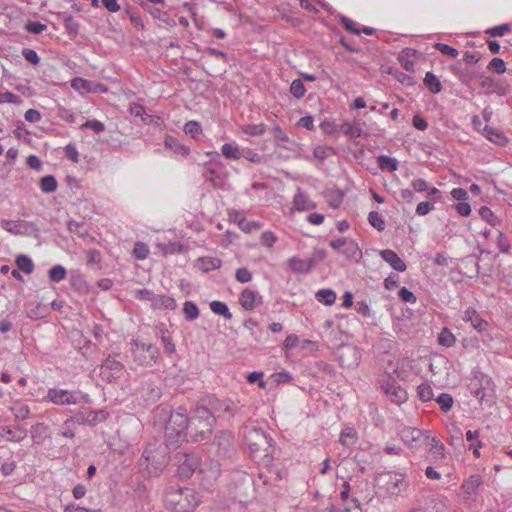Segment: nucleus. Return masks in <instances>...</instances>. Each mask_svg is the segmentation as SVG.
I'll use <instances>...</instances> for the list:
<instances>
[{
  "mask_svg": "<svg viewBox=\"0 0 512 512\" xmlns=\"http://www.w3.org/2000/svg\"><path fill=\"white\" fill-rule=\"evenodd\" d=\"M158 411L165 417L169 415L165 427V435L169 441L180 442L184 441L188 435L190 436V418L186 408L179 406L170 412L166 408H159Z\"/></svg>",
  "mask_w": 512,
  "mask_h": 512,
  "instance_id": "f257e3e1",
  "label": "nucleus"
},
{
  "mask_svg": "<svg viewBox=\"0 0 512 512\" xmlns=\"http://www.w3.org/2000/svg\"><path fill=\"white\" fill-rule=\"evenodd\" d=\"M99 376L107 383H113L122 390L132 391L130 373L125 365L113 356H108L100 365Z\"/></svg>",
  "mask_w": 512,
  "mask_h": 512,
  "instance_id": "f03ea898",
  "label": "nucleus"
},
{
  "mask_svg": "<svg viewBox=\"0 0 512 512\" xmlns=\"http://www.w3.org/2000/svg\"><path fill=\"white\" fill-rule=\"evenodd\" d=\"M164 504L171 512H193L199 504V499L192 489L170 488L165 493Z\"/></svg>",
  "mask_w": 512,
  "mask_h": 512,
  "instance_id": "7ed1b4c3",
  "label": "nucleus"
},
{
  "mask_svg": "<svg viewBox=\"0 0 512 512\" xmlns=\"http://www.w3.org/2000/svg\"><path fill=\"white\" fill-rule=\"evenodd\" d=\"M468 389L481 405L491 407L496 401L494 381L480 371L473 372Z\"/></svg>",
  "mask_w": 512,
  "mask_h": 512,
  "instance_id": "20e7f679",
  "label": "nucleus"
},
{
  "mask_svg": "<svg viewBox=\"0 0 512 512\" xmlns=\"http://www.w3.org/2000/svg\"><path fill=\"white\" fill-rule=\"evenodd\" d=\"M75 206V213L81 215V220H70L66 223L68 230L82 239L85 243H92L95 241V237L90 233L91 223L87 218L91 217L93 213L92 205L88 200H80Z\"/></svg>",
  "mask_w": 512,
  "mask_h": 512,
  "instance_id": "39448f33",
  "label": "nucleus"
},
{
  "mask_svg": "<svg viewBox=\"0 0 512 512\" xmlns=\"http://www.w3.org/2000/svg\"><path fill=\"white\" fill-rule=\"evenodd\" d=\"M168 460L167 450H143L138 460L139 470L144 476H159L164 471Z\"/></svg>",
  "mask_w": 512,
  "mask_h": 512,
  "instance_id": "423d86ee",
  "label": "nucleus"
},
{
  "mask_svg": "<svg viewBox=\"0 0 512 512\" xmlns=\"http://www.w3.org/2000/svg\"><path fill=\"white\" fill-rule=\"evenodd\" d=\"M405 478L406 475L402 472L387 471L379 473L375 481L379 490L390 496H400L408 488Z\"/></svg>",
  "mask_w": 512,
  "mask_h": 512,
  "instance_id": "0eeeda50",
  "label": "nucleus"
},
{
  "mask_svg": "<svg viewBox=\"0 0 512 512\" xmlns=\"http://www.w3.org/2000/svg\"><path fill=\"white\" fill-rule=\"evenodd\" d=\"M215 424V417L211 411L205 407H198L195 413L190 417V437L197 440V437L205 438Z\"/></svg>",
  "mask_w": 512,
  "mask_h": 512,
  "instance_id": "6e6552de",
  "label": "nucleus"
},
{
  "mask_svg": "<svg viewBox=\"0 0 512 512\" xmlns=\"http://www.w3.org/2000/svg\"><path fill=\"white\" fill-rule=\"evenodd\" d=\"M174 459L178 467V475L182 479H189L197 471L199 473L204 472L200 457L195 450H180L176 453Z\"/></svg>",
  "mask_w": 512,
  "mask_h": 512,
  "instance_id": "1a4fd4ad",
  "label": "nucleus"
},
{
  "mask_svg": "<svg viewBox=\"0 0 512 512\" xmlns=\"http://www.w3.org/2000/svg\"><path fill=\"white\" fill-rule=\"evenodd\" d=\"M403 442L411 448H444L428 431L407 427L401 431Z\"/></svg>",
  "mask_w": 512,
  "mask_h": 512,
  "instance_id": "9d476101",
  "label": "nucleus"
},
{
  "mask_svg": "<svg viewBox=\"0 0 512 512\" xmlns=\"http://www.w3.org/2000/svg\"><path fill=\"white\" fill-rule=\"evenodd\" d=\"M130 351L133 361L143 367H152L156 364L160 351L154 344H146L134 339L130 342Z\"/></svg>",
  "mask_w": 512,
  "mask_h": 512,
  "instance_id": "9b49d317",
  "label": "nucleus"
},
{
  "mask_svg": "<svg viewBox=\"0 0 512 512\" xmlns=\"http://www.w3.org/2000/svg\"><path fill=\"white\" fill-rule=\"evenodd\" d=\"M380 387L391 402L402 404L407 400L406 391L391 374H384L380 379Z\"/></svg>",
  "mask_w": 512,
  "mask_h": 512,
  "instance_id": "f8f14e48",
  "label": "nucleus"
},
{
  "mask_svg": "<svg viewBox=\"0 0 512 512\" xmlns=\"http://www.w3.org/2000/svg\"><path fill=\"white\" fill-rule=\"evenodd\" d=\"M108 412L105 410H85L78 414L75 417L66 418V437L73 436L72 433L69 432L68 424L70 422H77L79 424H87L89 426H95L100 422H103L108 417Z\"/></svg>",
  "mask_w": 512,
  "mask_h": 512,
  "instance_id": "ddd939ff",
  "label": "nucleus"
},
{
  "mask_svg": "<svg viewBox=\"0 0 512 512\" xmlns=\"http://www.w3.org/2000/svg\"><path fill=\"white\" fill-rule=\"evenodd\" d=\"M132 394L139 396L145 402H156L161 397V388L150 378L144 376L139 387H133Z\"/></svg>",
  "mask_w": 512,
  "mask_h": 512,
  "instance_id": "4468645a",
  "label": "nucleus"
},
{
  "mask_svg": "<svg viewBox=\"0 0 512 512\" xmlns=\"http://www.w3.org/2000/svg\"><path fill=\"white\" fill-rule=\"evenodd\" d=\"M338 360L344 368H355L361 361V352L356 346L344 345L338 351Z\"/></svg>",
  "mask_w": 512,
  "mask_h": 512,
  "instance_id": "2eb2a0df",
  "label": "nucleus"
},
{
  "mask_svg": "<svg viewBox=\"0 0 512 512\" xmlns=\"http://www.w3.org/2000/svg\"><path fill=\"white\" fill-rule=\"evenodd\" d=\"M482 484V478L478 474L471 475L463 482L460 488L461 497L468 503L476 501L478 490Z\"/></svg>",
  "mask_w": 512,
  "mask_h": 512,
  "instance_id": "dca6fc26",
  "label": "nucleus"
},
{
  "mask_svg": "<svg viewBox=\"0 0 512 512\" xmlns=\"http://www.w3.org/2000/svg\"><path fill=\"white\" fill-rule=\"evenodd\" d=\"M263 302V297L260 293L251 288H245L239 297L241 307L246 311H252Z\"/></svg>",
  "mask_w": 512,
  "mask_h": 512,
  "instance_id": "f3484780",
  "label": "nucleus"
},
{
  "mask_svg": "<svg viewBox=\"0 0 512 512\" xmlns=\"http://www.w3.org/2000/svg\"><path fill=\"white\" fill-rule=\"evenodd\" d=\"M228 217L230 222L236 224L245 233H251L260 227L258 222L247 221L242 211L229 210Z\"/></svg>",
  "mask_w": 512,
  "mask_h": 512,
  "instance_id": "a211bd4d",
  "label": "nucleus"
},
{
  "mask_svg": "<svg viewBox=\"0 0 512 512\" xmlns=\"http://www.w3.org/2000/svg\"><path fill=\"white\" fill-rule=\"evenodd\" d=\"M289 269L295 274H307L315 266V259H301L297 256L287 261Z\"/></svg>",
  "mask_w": 512,
  "mask_h": 512,
  "instance_id": "6ab92c4d",
  "label": "nucleus"
},
{
  "mask_svg": "<svg viewBox=\"0 0 512 512\" xmlns=\"http://www.w3.org/2000/svg\"><path fill=\"white\" fill-rule=\"evenodd\" d=\"M316 208V204L300 188H297L293 196L291 211H307Z\"/></svg>",
  "mask_w": 512,
  "mask_h": 512,
  "instance_id": "aec40b11",
  "label": "nucleus"
},
{
  "mask_svg": "<svg viewBox=\"0 0 512 512\" xmlns=\"http://www.w3.org/2000/svg\"><path fill=\"white\" fill-rule=\"evenodd\" d=\"M463 320L470 322L472 327L478 332H484L487 330L489 324L484 320L478 311L472 307L465 310Z\"/></svg>",
  "mask_w": 512,
  "mask_h": 512,
  "instance_id": "412c9836",
  "label": "nucleus"
},
{
  "mask_svg": "<svg viewBox=\"0 0 512 512\" xmlns=\"http://www.w3.org/2000/svg\"><path fill=\"white\" fill-rule=\"evenodd\" d=\"M340 132L350 138H360L366 135L364 129L362 128L361 122L356 119L345 120L340 125Z\"/></svg>",
  "mask_w": 512,
  "mask_h": 512,
  "instance_id": "4be33fe9",
  "label": "nucleus"
},
{
  "mask_svg": "<svg viewBox=\"0 0 512 512\" xmlns=\"http://www.w3.org/2000/svg\"><path fill=\"white\" fill-rule=\"evenodd\" d=\"M380 257L394 270L404 272L407 269L406 263L391 249H384L379 252Z\"/></svg>",
  "mask_w": 512,
  "mask_h": 512,
  "instance_id": "5701e85b",
  "label": "nucleus"
},
{
  "mask_svg": "<svg viewBox=\"0 0 512 512\" xmlns=\"http://www.w3.org/2000/svg\"><path fill=\"white\" fill-rule=\"evenodd\" d=\"M341 254L349 260L358 262L362 258V251L358 244L351 238H349L344 249L341 250Z\"/></svg>",
  "mask_w": 512,
  "mask_h": 512,
  "instance_id": "b1692460",
  "label": "nucleus"
},
{
  "mask_svg": "<svg viewBox=\"0 0 512 512\" xmlns=\"http://www.w3.org/2000/svg\"><path fill=\"white\" fill-rule=\"evenodd\" d=\"M71 86H72V88L74 90H76L80 94H85V93H89V92H96L97 91V87H98V85L95 84L94 82L89 81V80L84 79V78H80V77L74 78L71 81Z\"/></svg>",
  "mask_w": 512,
  "mask_h": 512,
  "instance_id": "393cba45",
  "label": "nucleus"
},
{
  "mask_svg": "<svg viewBox=\"0 0 512 512\" xmlns=\"http://www.w3.org/2000/svg\"><path fill=\"white\" fill-rule=\"evenodd\" d=\"M165 147L172 150L175 154H180L184 157L190 154V149L186 145L179 142L175 137L167 135L164 140Z\"/></svg>",
  "mask_w": 512,
  "mask_h": 512,
  "instance_id": "a878e982",
  "label": "nucleus"
},
{
  "mask_svg": "<svg viewBox=\"0 0 512 512\" xmlns=\"http://www.w3.org/2000/svg\"><path fill=\"white\" fill-rule=\"evenodd\" d=\"M483 133L489 141L496 145L505 146L508 143V138L505 134L497 129L485 126Z\"/></svg>",
  "mask_w": 512,
  "mask_h": 512,
  "instance_id": "bb28decb",
  "label": "nucleus"
},
{
  "mask_svg": "<svg viewBox=\"0 0 512 512\" xmlns=\"http://www.w3.org/2000/svg\"><path fill=\"white\" fill-rule=\"evenodd\" d=\"M197 264L202 271L209 272L220 268L222 261L218 257L204 256L197 260Z\"/></svg>",
  "mask_w": 512,
  "mask_h": 512,
  "instance_id": "cd10ccee",
  "label": "nucleus"
},
{
  "mask_svg": "<svg viewBox=\"0 0 512 512\" xmlns=\"http://www.w3.org/2000/svg\"><path fill=\"white\" fill-rule=\"evenodd\" d=\"M176 307H177V304L173 297L168 296V295H156L155 294L152 308L174 310Z\"/></svg>",
  "mask_w": 512,
  "mask_h": 512,
  "instance_id": "c85d7f7f",
  "label": "nucleus"
},
{
  "mask_svg": "<svg viewBox=\"0 0 512 512\" xmlns=\"http://www.w3.org/2000/svg\"><path fill=\"white\" fill-rule=\"evenodd\" d=\"M357 440V432L353 427L346 426L342 429L339 442L341 445L349 447L353 446Z\"/></svg>",
  "mask_w": 512,
  "mask_h": 512,
  "instance_id": "c756f323",
  "label": "nucleus"
},
{
  "mask_svg": "<svg viewBox=\"0 0 512 512\" xmlns=\"http://www.w3.org/2000/svg\"><path fill=\"white\" fill-rule=\"evenodd\" d=\"M377 162L382 171L395 172L399 166L396 158L387 155L378 156Z\"/></svg>",
  "mask_w": 512,
  "mask_h": 512,
  "instance_id": "7c9ffc66",
  "label": "nucleus"
},
{
  "mask_svg": "<svg viewBox=\"0 0 512 512\" xmlns=\"http://www.w3.org/2000/svg\"><path fill=\"white\" fill-rule=\"evenodd\" d=\"M70 285L75 291L79 293H85L88 290V285L85 280V277L78 272L71 273Z\"/></svg>",
  "mask_w": 512,
  "mask_h": 512,
  "instance_id": "2f4dec72",
  "label": "nucleus"
},
{
  "mask_svg": "<svg viewBox=\"0 0 512 512\" xmlns=\"http://www.w3.org/2000/svg\"><path fill=\"white\" fill-rule=\"evenodd\" d=\"M222 155L229 160H238L242 157L239 146L232 143H224L221 146Z\"/></svg>",
  "mask_w": 512,
  "mask_h": 512,
  "instance_id": "473e14b6",
  "label": "nucleus"
},
{
  "mask_svg": "<svg viewBox=\"0 0 512 512\" xmlns=\"http://www.w3.org/2000/svg\"><path fill=\"white\" fill-rule=\"evenodd\" d=\"M315 298L319 303L330 306L336 301V293L332 289H320L316 292Z\"/></svg>",
  "mask_w": 512,
  "mask_h": 512,
  "instance_id": "72a5a7b5",
  "label": "nucleus"
},
{
  "mask_svg": "<svg viewBox=\"0 0 512 512\" xmlns=\"http://www.w3.org/2000/svg\"><path fill=\"white\" fill-rule=\"evenodd\" d=\"M480 217L493 227L499 226L502 223L500 217L494 214V212L487 206H482L479 209Z\"/></svg>",
  "mask_w": 512,
  "mask_h": 512,
  "instance_id": "f704fd0d",
  "label": "nucleus"
},
{
  "mask_svg": "<svg viewBox=\"0 0 512 512\" xmlns=\"http://www.w3.org/2000/svg\"><path fill=\"white\" fill-rule=\"evenodd\" d=\"M183 131L195 140H199L203 135L200 123L194 120L186 122Z\"/></svg>",
  "mask_w": 512,
  "mask_h": 512,
  "instance_id": "c9c22d12",
  "label": "nucleus"
},
{
  "mask_svg": "<svg viewBox=\"0 0 512 512\" xmlns=\"http://www.w3.org/2000/svg\"><path fill=\"white\" fill-rule=\"evenodd\" d=\"M210 309L214 314L223 316L227 320L232 318V313L224 302L214 300L210 303Z\"/></svg>",
  "mask_w": 512,
  "mask_h": 512,
  "instance_id": "e433bc0d",
  "label": "nucleus"
},
{
  "mask_svg": "<svg viewBox=\"0 0 512 512\" xmlns=\"http://www.w3.org/2000/svg\"><path fill=\"white\" fill-rule=\"evenodd\" d=\"M424 83L432 93H439L442 90L440 80L430 71L425 74Z\"/></svg>",
  "mask_w": 512,
  "mask_h": 512,
  "instance_id": "4c0bfd02",
  "label": "nucleus"
},
{
  "mask_svg": "<svg viewBox=\"0 0 512 512\" xmlns=\"http://www.w3.org/2000/svg\"><path fill=\"white\" fill-rule=\"evenodd\" d=\"M183 314L186 320L193 321L199 317L200 311L193 301H186L183 305Z\"/></svg>",
  "mask_w": 512,
  "mask_h": 512,
  "instance_id": "58836bf2",
  "label": "nucleus"
},
{
  "mask_svg": "<svg viewBox=\"0 0 512 512\" xmlns=\"http://www.w3.org/2000/svg\"><path fill=\"white\" fill-rule=\"evenodd\" d=\"M0 225L1 227L11 233V234H14V235H19L22 233V230H21V226L23 225V221H13V220H8V219H2L0 221Z\"/></svg>",
  "mask_w": 512,
  "mask_h": 512,
  "instance_id": "ea45409f",
  "label": "nucleus"
},
{
  "mask_svg": "<svg viewBox=\"0 0 512 512\" xmlns=\"http://www.w3.org/2000/svg\"><path fill=\"white\" fill-rule=\"evenodd\" d=\"M456 342L454 334L446 327L442 328L438 335V343L444 347H452Z\"/></svg>",
  "mask_w": 512,
  "mask_h": 512,
  "instance_id": "a19ab883",
  "label": "nucleus"
},
{
  "mask_svg": "<svg viewBox=\"0 0 512 512\" xmlns=\"http://www.w3.org/2000/svg\"><path fill=\"white\" fill-rule=\"evenodd\" d=\"M319 127L325 134L330 136H338L340 132V126L334 120L328 118L322 120Z\"/></svg>",
  "mask_w": 512,
  "mask_h": 512,
  "instance_id": "79ce46f5",
  "label": "nucleus"
},
{
  "mask_svg": "<svg viewBox=\"0 0 512 512\" xmlns=\"http://www.w3.org/2000/svg\"><path fill=\"white\" fill-rule=\"evenodd\" d=\"M15 262L18 269L26 274H31L34 270L33 261L26 255H19Z\"/></svg>",
  "mask_w": 512,
  "mask_h": 512,
  "instance_id": "37998d69",
  "label": "nucleus"
},
{
  "mask_svg": "<svg viewBox=\"0 0 512 512\" xmlns=\"http://www.w3.org/2000/svg\"><path fill=\"white\" fill-rule=\"evenodd\" d=\"M40 189L43 193H52L57 189V181L54 176L47 175L40 180Z\"/></svg>",
  "mask_w": 512,
  "mask_h": 512,
  "instance_id": "c03bdc74",
  "label": "nucleus"
},
{
  "mask_svg": "<svg viewBox=\"0 0 512 512\" xmlns=\"http://www.w3.org/2000/svg\"><path fill=\"white\" fill-rule=\"evenodd\" d=\"M88 395L83 394L79 391H67L66 390V405L87 403Z\"/></svg>",
  "mask_w": 512,
  "mask_h": 512,
  "instance_id": "a18cd8bd",
  "label": "nucleus"
},
{
  "mask_svg": "<svg viewBox=\"0 0 512 512\" xmlns=\"http://www.w3.org/2000/svg\"><path fill=\"white\" fill-rule=\"evenodd\" d=\"M290 93L296 98H302L306 93V87L301 79H294L290 84Z\"/></svg>",
  "mask_w": 512,
  "mask_h": 512,
  "instance_id": "49530a36",
  "label": "nucleus"
},
{
  "mask_svg": "<svg viewBox=\"0 0 512 512\" xmlns=\"http://www.w3.org/2000/svg\"><path fill=\"white\" fill-rule=\"evenodd\" d=\"M233 435L228 431H221L215 438V444L219 448H227L233 443Z\"/></svg>",
  "mask_w": 512,
  "mask_h": 512,
  "instance_id": "de8ad7c7",
  "label": "nucleus"
},
{
  "mask_svg": "<svg viewBox=\"0 0 512 512\" xmlns=\"http://www.w3.org/2000/svg\"><path fill=\"white\" fill-rule=\"evenodd\" d=\"M368 222L373 228L380 232L383 231L386 226L383 217L376 211H371L368 214Z\"/></svg>",
  "mask_w": 512,
  "mask_h": 512,
  "instance_id": "09e8293b",
  "label": "nucleus"
},
{
  "mask_svg": "<svg viewBox=\"0 0 512 512\" xmlns=\"http://www.w3.org/2000/svg\"><path fill=\"white\" fill-rule=\"evenodd\" d=\"M417 394H418V397L424 402L430 401L434 397L432 387L430 386V384H428L426 382L418 385Z\"/></svg>",
  "mask_w": 512,
  "mask_h": 512,
  "instance_id": "8fccbe9b",
  "label": "nucleus"
},
{
  "mask_svg": "<svg viewBox=\"0 0 512 512\" xmlns=\"http://www.w3.org/2000/svg\"><path fill=\"white\" fill-rule=\"evenodd\" d=\"M436 402L438 403L442 411L448 412L449 410H451L454 400L449 393H441L436 398Z\"/></svg>",
  "mask_w": 512,
  "mask_h": 512,
  "instance_id": "3c124183",
  "label": "nucleus"
},
{
  "mask_svg": "<svg viewBox=\"0 0 512 512\" xmlns=\"http://www.w3.org/2000/svg\"><path fill=\"white\" fill-rule=\"evenodd\" d=\"M242 131L245 134L251 135V136H260L264 134L266 131V125L263 123L259 124H248L242 127Z\"/></svg>",
  "mask_w": 512,
  "mask_h": 512,
  "instance_id": "603ef678",
  "label": "nucleus"
},
{
  "mask_svg": "<svg viewBox=\"0 0 512 512\" xmlns=\"http://www.w3.org/2000/svg\"><path fill=\"white\" fill-rule=\"evenodd\" d=\"M149 248L143 242H136L133 248V255L136 259L144 260L149 255Z\"/></svg>",
  "mask_w": 512,
  "mask_h": 512,
  "instance_id": "864d4df0",
  "label": "nucleus"
},
{
  "mask_svg": "<svg viewBox=\"0 0 512 512\" xmlns=\"http://www.w3.org/2000/svg\"><path fill=\"white\" fill-rule=\"evenodd\" d=\"M80 128L81 129H90L95 134H100L105 130L104 124L101 121L96 120V119L88 120V121L84 122L83 124H81Z\"/></svg>",
  "mask_w": 512,
  "mask_h": 512,
  "instance_id": "5fc2aeb1",
  "label": "nucleus"
},
{
  "mask_svg": "<svg viewBox=\"0 0 512 512\" xmlns=\"http://www.w3.org/2000/svg\"><path fill=\"white\" fill-rule=\"evenodd\" d=\"M487 68L490 71L503 74L506 71V64L502 58L495 57L489 62Z\"/></svg>",
  "mask_w": 512,
  "mask_h": 512,
  "instance_id": "6e6d98bb",
  "label": "nucleus"
},
{
  "mask_svg": "<svg viewBox=\"0 0 512 512\" xmlns=\"http://www.w3.org/2000/svg\"><path fill=\"white\" fill-rule=\"evenodd\" d=\"M442 504L437 500H431L425 507L414 508L410 512H441Z\"/></svg>",
  "mask_w": 512,
  "mask_h": 512,
  "instance_id": "4d7b16f0",
  "label": "nucleus"
},
{
  "mask_svg": "<svg viewBox=\"0 0 512 512\" xmlns=\"http://www.w3.org/2000/svg\"><path fill=\"white\" fill-rule=\"evenodd\" d=\"M435 48L439 50L443 55H446L453 59L456 58L459 54L457 49L444 43H436Z\"/></svg>",
  "mask_w": 512,
  "mask_h": 512,
  "instance_id": "13d9d810",
  "label": "nucleus"
},
{
  "mask_svg": "<svg viewBox=\"0 0 512 512\" xmlns=\"http://www.w3.org/2000/svg\"><path fill=\"white\" fill-rule=\"evenodd\" d=\"M277 239L276 234L270 230L264 231L260 236L261 244L269 248L276 243Z\"/></svg>",
  "mask_w": 512,
  "mask_h": 512,
  "instance_id": "bf43d9fd",
  "label": "nucleus"
},
{
  "mask_svg": "<svg viewBox=\"0 0 512 512\" xmlns=\"http://www.w3.org/2000/svg\"><path fill=\"white\" fill-rule=\"evenodd\" d=\"M46 28H47L46 24H43L38 21H36V22L28 21L25 24L26 31H28L31 34H35V35L41 34L44 30H46Z\"/></svg>",
  "mask_w": 512,
  "mask_h": 512,
  "instance_id": "052dcab7",
  "label": "nucleus"
},
{
  "mask_svg": "<svg viewBox=\"0 0 512 512\" xmlns=\"http://www.w3.org/2000/svg\"><path fill=\"white\" fill-rule=\"evenodd\" d=\"M497 247L501 253H508L511 248L509 240L501 231L498 232Z\"/></svg>",
  "mask_w": 512,
  "mask_h": 512,
  "instance_id": "680f3d73",
  "label": "nucleus"
},
{
  "mask_svg": "<svg viewBox=\"0 0 512 512\" xmlns=\"http://www.w3.org/2000/svg\"><path fill=\"white\" fill-rule=\"evenodd\" d=\"M235 278L240 283H248L252 280V273L246 267H241L236 270Z\"/></svg>",
  "mask_w": 512,
  "mask_h": 512,
  "instance_id": "e2e57ef3",
  "label": "nucleus"
},
{
  "mask_svg": "<svg viewBox=\"0 0 512 512\" xmlns=\"http://www.w3.org/2000/svg\"><path fill=\"white\" fill-rule=\"evenodd\" d=\"M434 203L431 201H422L416 207V214L419 216H425L434 209Z\"/></svg>",
  "mask_w": 512,
  "mask_h": 512,
  "instance_id": "0e129e2a",
  "label": "nucleus"
},
{
  "mask_svg": "<svg viewBox=\"0 0 512 512\" xmlns=\"http://www.w3.org/2000/svg\"><path fill=\"white\" fill-rule=\"evenodd\" d=\"M510 26L508 24H502L495 27H492L487 30V34L493 36V37H502L504 36L508 31H510Z\"/></svg>",
  "mask_w": 512,
  "mask_h": 512,
  "instance_id": "69168bd1",
  "label": "nucleus"
},
{
  "mask_svg": "<svg viewBox=\"0 0 512 512\" xmlns=\"http://www.w3.org/2000/svg\"><path fill=\"white\" fill-rule=\"evenodd\" d=\"M49 278L54 282H59L64 279V267L55 265L49 271Z\"/></svg>",
  "mask_w": 512,
  "mask_h": 512,
  "instance_id": "338daca9",
  "label": "nucleus"
},
{
  "mask_svg": "<svg viewBox=\"0 0 512 512\" xmlns=\"http://www.w3.org/2000/svg\"><path fill=\"white\" fill-rule=\"evenodd\" d=\"M399 298L406 303L414 304L417 301L416 296L406 287H402L398 292Z\"/></svg>",
  "mask_w": 512,
  "mask_h": 512,
  "instance_id": "774afa93",
  "label": "nucleus"
}]
</instances>
